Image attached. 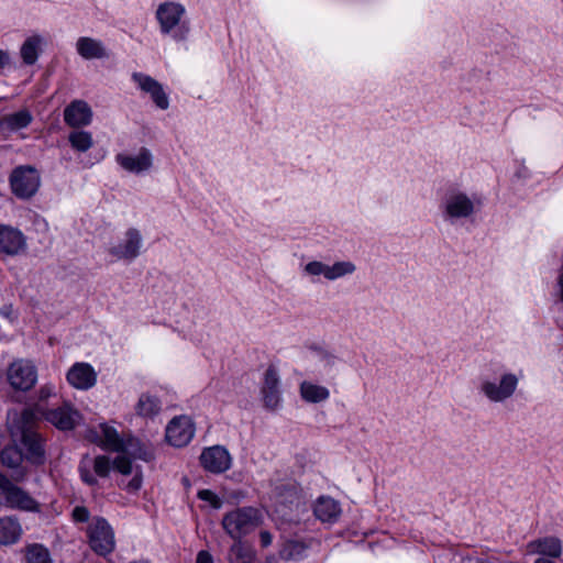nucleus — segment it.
<instances>
[{
  "label": "nucleus",
  "mask_w": 563,
  "mask_h": 563,
  "mask_svg": "<svg viewBox=\"0 0 563 563\" xmlns=\"http://www.w3.org/2000/svg\"><path fill=\"white\" fill-rule=\"evenodd\" d=\"M185 16V5L176 1L162 2L155 12L161 34L169 35L176 42L186 41L189 35L190 24Z\"/></svg>",
  "instance_id": "obj_1"
},
{
  "label": "nucleus",
  "mask_w": 563,
  "mask_h": 563,
  "mask_svg": "<svg viewBox=\"0 0 563 563\" xmlns=\"http://www.w3.org/2000/svg\"><path fill=\"white\" fill-rule=\"evenodd\" d=\"M519 385L517 374L499 367L493 375L482 376L478 391L489 402L501 404L512 398Z\"/></svg>",
  "instance_id": "obj_2"
},
{
  "label": "nucleus",
  "mask_w": 563,
  "mask_h": 563,
  "mask_svg": "<svg viewBox=\"0 0 563 563\" xmlns=\"http://www.w3.org/2000/svg\"><path fill=\"white\" fill-rule=\"evenodd\" d=\"M477 208L478 205L473 197L457 189L449 190L440 205L443 220L452 225L472 218Z\"/></svg>",
  "instance_id": "obj_3"
},
{
  "label": "nucleus",
  "mask_w": 563,
  "mask_h": 563,
  "mask_svg": "<svg viewBox=\"0 0 563 563\" xmlns=\"http://www.w3.org/2000/svg\"><path fill=\"white\" fill-rule=\"evenodd\" d=\"M261 523V514L254 507H240L227 512L221 521L223 530L232 539H243Z\"/></svg>",
  "instance_id": "obj_4"
},
{
  "label": "nucleus",
  "mask_w": 563,
  "mask_h": 563,
  "mask_svg": "<svg viewBox=\"0 0 563 563\" xmlns=\"http://www.w3.org/2000/svg\"><path fill=\"white\" fill-rule=\"evenodd\" d=\"M143 249V235L136 228H129L123 238L108 246L107 252L115 261L133 262Z\"/></svg>",
  "instance_id": "obj_5"
},
{
  "label": "nucleus",
  "mask_w": 563,
  "mask_h": 563,
  "mask_svg": "<svg viewBox=\"0 0 563 563\" xmlns=\"http://www.w3.org/2000/svg\"><path fill=\"white\" fill-rule=\"evenodd\" d=\"M40 185V174L32 166H19L11 173V190L20 199L32 198L37 192Z\"/></svg>",
  "instance_id": "obj_6"
},
{
  "label": "nucleus",
  "mask_w": 563,
  "mask_h": 563,
  "mask_svg": "<svg viewBox=\"0 0 563 563\" xmlns=\"http://www.w3.org/2000/svg\"><path fill=\"white\" fill-rule=\"evenodd\" d=\"M8 382L15 390L27 391L37 382L36 366L27 360L13 362L8 368Z\"/></svg>",
  "instance_id": "obj_7"
},
{
  "label": "nucleus",
  "mask_w": 563,
  "mask_h": 563,
  "mask_svg": "<svg viewBox=\"0 0 563 563\" xmlns=\"http://www.w3.org/2000/svg\"><path fill=\"white\" fill-rule=\"evenodd\" d=\"M0 492L4 497V503L10 508H16L26 511L37 510V503L25 490L18 487L12 481L0 472Z\"/></svg>",
  "instance_id": "obj_8"
},
{
  "label": "nucleus",
  "mask_w": 563,
  "mask_h": 563,
  "mask_svg": "<svg viewBox=\"0 0 563 563\" xmlns=\"http://www.w3.org/2000/svg\"><path fill=\"white\" fill-rule=\"evenodd\" d=\"M112 468V462L106 455H98L90 457L89 455L82 456L80 460L78 472L81 481L88 486H97L98 477L106 478L109 476Z\"/></svg>",
  "instance_id": "obj_9"
},
{
  "label": "nucleus",
  "mask_w": 563,
  "mask_h": 563,
  "mask_svg": "<svg viewBox=\"0 0 563 563\" xmlns=\"http://www.w3.org/2000/svg\"><path fill=\"white\" fill-rule=\"evenodd\" d=\"M104 443L106 445L115 452H123L131 454L134 459L150 461L153 459V453L146 448L142 446L140 441L136 439H130L124 443L113 428H104Z\"/></svg>",
  "instance_id": "obj_10"
},
{
  "label": "nucleus",
  "mask_w": 563,
  "mask_h": 563,
  "mask_svg": "<svg viewBox=\"0 0 563 563\" xmlns=\"http://www.w3.org/2000/svg\"><path fill=\"white\" fill-rule=\"evenodd\" d=\"M89 544L99 555H107L114 549V533L108 521L96 519L89 527Z\"/></svg>",
  "instance_id": "obj_11"
},
{
  "label": "nucleus",
  "mask_w": 563,
  "mask_h": 563,
  "mask_svg": "<svg viewBox=\"0 0 563 563\" xmlns=\"http://www.w3.org/2000/svg\"><path fill=\"white\" fill-rule=\"evenodd\" d=\"M261 396L264 407L268 410H277L282 405V382L274 365H269L264 373Z\"/></svg>",
  "instance_id": "obj_12"
},
{
  "label": "nucleus",
  "mask_w": 563,
  "mask_h": 563,
  "mask_svg": "<svg viewBox=\"0 0 563 563\" xmlns=\"http://www.w3.org/2000/svg\"><path fill=\"white\" fill-rule=\"evenodd\" d=\"M44 420L62 431L73 430L80 420L79 411L68 401L62 405L44 409Z\"/></svg>",
  "instance_id": "obj_13"
},
{
  "label": "nucleus",
  "mask_w": 563,
  "mask_h": 563,
  "mask_svg": "<svg viewBox=\"0 0 563 563\" xmlns=\"http://www.w3.org/2000/svg\"><path fill=\"white\" fill-rule=\"evenodd\" d=\"M195 435V424L189 417H175L166 428L167 441L176 448L187 445Z\"/></svg>",
  "instance_id": "obj_14"
},
{
  "label": "nucleus",
  "mask_w": 563,
  "mask_h": 563,
  "mask_svg": "<svg viewBox=\"0 0 563 563\" xmlns=\"http://www.w3.org/2000/svg\"><path fill=\"white\" fill-rule=\"evenodd\" d=\"M27 249V240L18 228L0 224V252L9 256H18Z\"/></svg>",
  "instance_id": "obj_15"
},
{
  "label": "nucleus",
  "mask_w": 563,
  "mask_h": 563,
  "mask_svg": "<svg viewBox=\"0 0 563 563\" xmlns=\"http://www.w3.org/2000/svg\"><path fill=\"white\" fill-rule=\"evenodd\" d=\"M98 374L93 366L86 362H76L67 371V383L77 390H89L97 384Z\"/></svg>",
  "instance_id": "obj_16"
},
{
  "label": "nucleus",
  "mask_w": 563,
  "mask_h": 563,
  "mask_svg": "<svg viewBox=\"0 0 563 563\" xmlns=\"http://www.w3.org/2000/svg\"><path fill=\"white\" fill-rule=\"evenodd\" d=\"M200 462L208 472L221 474L231 467L232 459L224 446L214 445L202 451Z\"/></svg>",
  "instance_id": "obj_17"
},
{
  "label": "nucleus",
  "mask_w": 563,
  "mask_h": 563,
  "mask_svg": "<svg viewBox=\"0 0 563 563\" xmlns=\"http://www.w3.org/2000/svg\"><path fill=\"white\" fill-rule=\"evenodd\" d=\"M63 115L64 122L69 128L81 129L91 124L93 112L88 102L76 99L66 106Z\"/></svg>",
  "instance_id": "obj_18"
},
{
  "label": "nucleus",
  "mask_w": 563,
  "mask_h": 563,
  "mask_svg": "<svg viewBox=\"0 0 563 563\" xmlns=\"http://www.w3.org/2000/svg\"><path fill=\"white\" fill-rule=\"evenodd\" d=\"M132 80L137 87L150 95L155 106L162 110H167L169 107V99L165 92L162 84H159L153 77L143 73H133Z\"/></svg>",
  "instance_id": "obj_19"
},
{
  "label": "nucleus",
  "mask_w": 563,
  "mask_h": 563,
  "mask_svg": "<svg viewBox=\"0 0 563 563\" xmlns=\"http://www.w3.org/2000/svg\"><path fill=\"white\" fill-rule=\"evenodd\" d=\"M45 407L41 404H34L27 408H24L20 413L14 412L11 415V429L12 433L18 432L22 434L26 430H33L34 424L40 420L44 419Z\"/></svg>",
  "instance_id": "obj_20"
},
{
  "label": "nucleus",
  "mask_w": 563,
  "mask_h": 563,
  "mask_svg": "<svg viewBox=\"0 0 563 563\" xmlns=\"http://www.w3.org/2000/svg\"><path fill=\"white\" fill-rule=\"evenodd\" d=\"M527 553L559 559L563 553V542L553 536L539 538L527 543Z\"/></svg>",
  "instance_id": "obj_21"
},
{
  "label": "nucleus",
  "mask_w": 563,
  "mask_h": 563,
  "mask_svg": "<svg viewBox=\"0 0 563 563\" xmlns=\"http://www.w3.org/2000/svg\"><path fill=\"white\" fill-rule=\"evenodd\" d=\"M76 52L81 58L87 60L106 59L110 56L103 42L90 36H80L77 38Z\"/></svg>",
  "instance_id": "obj_22"
},
{
  "label": "nucleus",
  "mask_w": 563,
  "mask_h": 563,
  "mask_svg": "<svg viewBox=\"0 0 563 563\" xmlns=\"http://www.w3.org/2000/svg\"><path fill=\"white\" fill-rule=\"evenodd\" d=\"M115 162L126 172L140 174L151 168L153 157L151 152L143 147L137 155L118 154Z\"/></svg>",
  "instance_id": "obj_23"
},
{
  "label": "nucleus",
  "mask_w": 563,
  "mask_h": 563,
  "mask_svg": "<svg viewBox=\"0 0 563 563\" xmlns=\"http://www.w3.org/2000/svg\"><path fill=\"white\" fill-rule=\"evenodd\" d=\"M20 435L26 460L34 464H42L45 454L42 437L34 430H26Z\"/></svg>",
  "instance_id": "obj_24"
},
{
  "label": "nucleus",
  "mask_w": 563,
  "mask_h": 563,
  "mask_svg": "<svg viewBox=\"0 0 563 563\" xmlns=\"http://www.w3.org/2000/svg\"><path fill=\"white\" fill-rule=\"evenodd\" d=\"M0 459L2 465L13 471L11 476L14 482L24 481L27 472L22 466L23 454L18 446H5L0 453Z\"/></svg>",
  "instance_id": "obj_25"
},
{
  "label": "nucleus",
  "mask_w": 563,
  "mask_h": 563,
  "mask_svg": "<svg viewBox=\"0 0 563 563\" xmlns=\"http://www.w3.org/2000/svg\"><path fill=\"white\" fill-rule=\"evenodd\" d=\"M313 512L320 521L333 523L340 518L342 509L339 501L335 499L328 496H321L314 504Z\"/></svg>",
  "instance_id": "obj_26"
},
{
  "label": "nucleus",
  "mask_w": 563,
  "mask_h": 563,
  "mask_svg": "<svg viewBox=\"0 0 563 563\" xmlns=\"http://www.w3.org/2000/svg\"><path fill=\"white\" fill-rule=\"evenodd\" d=\"M302 400L309 404H319L325 401L330 397V390L322 385L303 380L299 387Z\"/></svg>",
  "instance_id": "obj_27"
},
{
  "label": "nucleus",
  "mask_w": 563,
  "mask_h": 563,
  "mask_svg": "<svg viewBox=\"0 0 563 563\" xmlns=\"http://www.w3.org/2000/svg\"><path fill=\"white\" fill-rule=\"evenodd\" d=\"M20 523L10 517L0 519V544L9 545L15 543L21 536Z\"/></svg>",
  "instance_id": "obj_28"
},
{
  "label": "nucleus",
  "mask_w": 563,
  "mask_h": 563,
  "mask_svg": "<svg viewBox=\"0 0 563 563\" xmlns=\"http://www.w3.org/2000/svg\"><path fill=\"white\" fill-rule=\"evenodd\" d=\"M43 37L41 35L29 36L20 48V55L25 65H34L38 58Z\"/></svg>",
  "instance_id": "obj_29"
},
{
  "label": "nucleus",
  "mask_w": 563,
  "mask_h": 563,
  "mask_svg": "<svg viewBox=\"0 0 563 563\" xmlns=\"http://www.w3.org/2000/svg\"><path fill=\"white\" fill-rule=\"evenodd\" d=\"M68 143L76 152L86 153L93 146V137L91 132L81 129H74L68 134Z\"/></svg>",
  "instance_id": "obj_30"
},
{
  "label": "nucleus",
  "mask_w": 563,
  "mask_h": 563,
  "mask_svg": "<svg viewBox=\"0 0 563 563\" xmlns=\"http://www.w3.org/2000/svg\"><path fill=\"white\" fill-rule=\"evenodd\" d=\"M161 411L159 400L148 394H142L135 405V412L143 418H153Z\"/></svg>",
  "instance_id": "obj_31"
},
{
  "label": "nucleus",
  "mask_w": 563,
  "mask_h": 563,
  "mask_svg": "<svg viewBox=\"0 0 563 563\" xmlns=\"http://www.w3.org/2000/svg\"><path fill=\"white\" fill-rule=\"evenodd\" d=\"M229 559L231 563H253L254 554L250 545L242 539H233Z\"/></svg>",
  "instance_id": "obj_32"
},
{
  "label": "nucleus",
  "mask_w": 563,
  "mask_h": 563,
  "mask_svg": "<svg viewBox=\"0 0 563 563\" xmlns=\"http://www.w3.org/2000/svg\"><path fill=\"white\" fill-rule=\"evenodd\" d=\"M32 121V115L26 110H21L15 113L7 115L2 122L1 126L5 128L9 131H18L26 128Z\"/></svg>",
  "instance_id": "obj_33"
},
{
  "label": "nucleus",
  "mask_w": 563,
  "mask_h": 563,
  "mask_svg": "<svg viewBox=\"0 0 563 563\" xmlns=\"http://www.w3.org/2000/svg\"><path fill=\"white\" fill-rule=\"evenodd\" d=\"M356 266L351 261H339L332 265L328 264V280L333 282L339 278L354 274Z\"/></svg>",
  "instance_id": "obj_34"
},
{
  "label": "nucleus",
  "mask_w": 563,
  "mask_h": 563,
  "mask_svg": "<svg viewBox=\"0 0 563 563\" xmlns=\"http://www.w3.org/2000/svg\"><path fill=\"white\" fill-rule=\"evenodd\" d=\"M25 559L27 563H53L48 549L37 543L26 548Z\"/></svg>",
  "instance_id": "obj_35"
},
{
  "label": "nucleus",
  "mask_w": 563,
  "mask_h": 563,
  "mask_svg": "<svg viewBox=\"0 0 563 563\" xmlns=\"http://www.w3.org/2000/svg\"><path fill=\"white\" fill-rule=\"evenodd\" d=\"M307 547L298 540H288L280 550V556L285 560H300L306 554Z\"/></svg>",
  "instance_id": "obj_36"
},
{
  "label": "nucleus",
  "mask_w": 563,
  "mask_h": 563,
  "mask_svg": "<svg viewBox=\"0 0 563 563\" xmlns=\"http://www.w3.org/2000/svg\"><path fill=\"white\" fill-rule=\"evenodd\" d=\"M319 361L327 375H330L332 377L336 376V365L339 363V358L336 355L328 351H321L319 354Z\"/></svg>",
  "instance_id": "obj_37"
},
{
  "label": "nucleus",
  "mask_w": 563,
  "mask_h": 563,
  "mask_svg": "<svg viewBox=\"0 0 563 563\" xmlns=\"http://www.w3.org/2000/svg\"><path fill=\"white\" fill-rule=\"evenodd\" d=\"M305 275L310 277L323 276L328 280V264L320 261L308 262L302 268Z\"/></svg>",
  "instance_id": "obj_38"
},
{
  "label": "nucleus",
  "mask_w": 563,
  "mask_h": 563,
  "mask_svg": "<svg viewBox=\"0 0 563 563\" xmlns=\"http://www.w3.org/2000/svg\"><path fill=\"white\" fill-rule=\"evenodd\" d=\"M57 394L56 386L53 383L43 384L36 391V402L45 407L47 400Z\"/></svg>",
  "instance_id": "obj_39"
},
{
  "label": "nucleus",
  "mask_w": 563,
  "mask_h": 563,
  "mask_svg": "<svg viewBox=\"0 0 563 563\" xmlns=\"http://www.w3.org/2000/svg\"><path fill=\"white\" fill-rule=\"evenodd\" d=\"M198 498L207 501L214 509H220L223 505L220 497L210 489H201L198 492Z\"/></svg>",
  "instance_id": "obj_40"
},
{
  "label": "nucleus",
  "mask_w": 563,
  "mask_h": 563,
  "mask_svg": "<svg viewBox=\"0 0 563 563\" xmlns=\"http://www.w3.org/2000/svg\"><path fill=\"white\" fill-rule=\"evenodd\" d=\"M112 467L123 475H130L132 473V463L124 454L114 459Z\"/></svg>",
  "instance_id": "obj_41"
},
{
  "label": "nucleus",
  "mask_w": 563,
  "mask_h": 563,
  "mask_svg": "<svg viewBox=\"0 0 563 563\" xmlns=\"http://www.w3.org/2000/svg\"><path fill=\"white\" fill-rule=\"evenodd\" d=\"M71 517L76 522H87L89 520L90 512L84 506H76L73 509Z\"/></svg>",
  "instance_id": "obj_42"
},
{
  "label": "nucleus",
  "mask_w": 563,
  "mask_h": 563,
  "mask_svg": "<svg viewBox=\"0 0 563 563\" xmlns=\"http://www.w3.org/2000/svg\"><path fill=\"white\" fill-rule=\"evenodd\" d=\"M142 486V476L140 474H135L132 479L125 485V489L130 493H136Z\"/></svg>",
  "instance_id": "obj_43"
},
{
  "label": "nucleus",
  "mask_w": 563,
  "mask_h": 563,
  "mask_svg": "<svg viewBox=\"0 0 563 563\" xmlns=\"http://www.w3.org/2000/svg\"><path fill=\"white\" fill-rule=\"evenodd\" d=\"M260 541L263 548H267L273 542V536L268 531H261Z\"/></svg>",
  "instance_id": "obj_44"
},
{
  "label": "nucleus",
  "mask_w": 563,
  "mask_h": 563,
  "mask_svg": "<svg viewBox=\"0 0 563 563\" xmlns=\"http://www.w3.org/2000/svg\"><path fill=\"white\" fill-rule=\"evenodd\" d=\"M196 563H213L212 555L208 551H200L197 554Z\"/></svg>",
  "instance_id": "obj_45"
},
{
  "label": "nucleus",
  "mask_w": 563,
  "mask_h": 563,
  "mask_svg": "<svg viewBox=\"0 0 563 563\" xmlns=\"http://www.w3.org/2000/svg\"><path fill=\"white\" fill-rule=\"evenodd\" d=\"M11 63L10 54L7 51L0 49V68H3Z\"/></svg>",
  "instance_id": "obj_46"
},
{
  "label": "nucleus",
  "mask_w": 563,
  "mask_h": 563,
  "mask_svg": "<svg viewBox=\"0 0 563 563\" xmlns=\"http://www.w3.org/2000/svg\"><path fill=\"white\" fill-rule=\"evenodd\" d=\"M534 563H555L547 558H538Z\"/></svg>",
  "instance_id": "obj_47"
},
{
  "label": "nucleus",
  "mask_w": 563,
  "mask_h": 563,
  "mask_svg": "<svg viewBox=\"0 0 563 563\" xmlns=\"http://www.w3.org/2000/svg\"><path fill=\"white\" fill-rule=\"evenodd\" d=\"M131 563H151V562H148L146 560H140V561H134V562H131Z\"/></svg>",
  "instance_id": "obj_48"
}]
</instances>
